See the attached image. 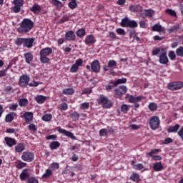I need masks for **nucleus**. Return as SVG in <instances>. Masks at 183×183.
I'll return each mask as SVG.
<instances>
[{
  "instance_id": "de8ad7c7",
  "label": "nucleus",
  "mask_w": 183,
  "mask_h": 183,
  "mask_svg": "<svg viewBox=\"0 0 183 183\" xmlns=\"http://www.w3.org/2000/svg\"><path fill=\"white\" fill-rule=\"evenodd\" d=\"M52 175V171L49 169L46 170V172L42 175V178H49Z\"/></svg>"
},
{
  "instance_id": "864d4df0",
  "label": "nucleus",
  "mask_w": 183,
  "mask_h": 183,
  "mask_svg": "<svg viewBox=\"0 0 183 183\" xmlns=\"http://www.w3.org/2000/svg\"><path fill=\"white\" fill-rule=\"evenodd\" d=\"M26 167V163L24 162L19 161L16 164V168H19V169H21V168H25Z\"/></svg>"
},
{
  "instance_id": "393cba45",
  "label": "nucleus",
  "mask_w": 183,
  "mask_h": 183,
  "mask_svg": "<svg viewBox=\"0 0 183 183\" xmlns=\"http://www.w3.org/2000/svg\"><path fill=\"white\" fill-rule=\"evenodd\" d=\"M24 59L26 64H31L32 59H34V54L31 52H27L24 54Z\"/></svg>"
},
{
  "instance_id": "37998d69",
  "label": "nucleus",
  "mask_w": 183,
  "mask_h": 183,
  "mask_svg": "<svg viewBox=\"0 0 183 183\" xmlns=\"http://www.w3.org/2000/svg\"><path fill=\"white\" fill-rule=\"evenodd\" d=\"M127 32H129L130 38H135V36L137 35V31H135V29H128Z\"/></svg>"
},
{
  "instance_id": "c03bdc74",
  "label": "nucleus",
  "mask_w": 183,
  "mask_h": 183,
  "mask_svg": "<svg viewBox=\"0 0 183 183\" xmlns=\"http://www.w3.org/2000/svg\"><path fill=\"white\" fill-rule=\"evenodd\" d=\"M21 6H22V5L15 4V6L12 8L13 12H15L16 14L21 12Z\"/></svg>"
},
{
  "instance_id": "f257e3e1",
  "label": "nucleus",
  "mask_w": 183,
  "mask_h": 183,
  "mask_svg": "<svg viewBox=\"0 0 183 183\" xmlns=\"http://www.w3.org/2000/svg\"><path fill=\"white\" fill-rule=\"evenodd\" d=\"M34 28V21L31 19H24L17 28L19 34H28Z\"/></svg>"
},
{
  "instance_id": "3c124183",
  "label": "nucleus",
  "mask_w": 183,
  "mask_h": 183,
  "mask_svg": "<svg viewBox=\"0 0 183 183\" xmlns=\"http://www.w3.org/2000/svg\"><path fill=\"white\" fill-rule=\"evenodd\" d=\"M68 6L70 8V9H75V8L78 6V4H76V1H70L68 4Z\"/></svg>"
},
{
  "instance_id": "774afa93",
  "label": "nucleus",
  "mask_w": 183,
  "mask_h": 183,
  "mask_svg": "<svg viewBox=\"0 0 183 183\" xmlns=\"http://www.w3.org/2000/svg\"><path fill=\"white\" fill-rule=\"evenodd\" d=\"M180 139L183 141V127H182L177 132Z\"/></svg>"
},
{
  "instance_id": "7c9ffc66",
  "label": "nucleus",
  "mask_w": 183,
  "mask_h": 183,
  "mask_svg": "<svg viewBox=\"0 0 183 183\" xmlns=\"http://www.w3.org/2000/svg\"><path fill=\"white\" fill-rule=\"evenodd\" d=\"M59 147H61V144L56 141L50 143V144H49V147L52 150L58 149V148H59Z\"/></svg>"
},
{
  "instance_id": "e433bc0d",
  "label": "nucleus",
  "mask_w": 183,
  "mask_h": 183,
  "mask_svg": "<svg viewBox=\"0 0 183 183\" xmlns=\"http://www.w3.org/2000/svg\"><path fill=\"white\" fill-rule=\"evenodd\" d=\"M41 119L45 122H48L51 121V119H52V114H44L42 116Z\"/></svg>"
},
{
  "instance_id": "4d7b16f0",
  "label": "nucleus",
  "mask_w": 183,
  "mask_h": 183,
  "mask_svg": "<svg viewBox=\"0 0 183 183\" xmlns=\"http://www.w3.org/2000/svg\"><path fill=\"white\" fill-rule=\"evenodd\" d=\"M116 32H117V34H118V35H127L125 30H124L123 29H121V28L117 29Z\"/></svg>"
},
{
  "instance_id": "1a4fd4ad",
  "label": "nucleus",
  "mask_w": 183,
  "mask_h": 183,
  "mask_svg": "<svg viewBox=\"0 0 183 183\" xmlns=\"http://www.w3.org/2000/svg\"><path fill=\"white\" fill-rule=\"evenodd\" d=\"M159 152V149H154L152 150L150 152L147 153V157H152V159L154 161H161L162 159V157L159 155H154V154H158Z\"/></svg>"
},
{
  "instance_id": "b1692460",
  "label": "nucleus",
  "mask_w": 183,
  "mask_h": 183,
  "mask_svg": "<svg viewBox=\"0 0 183 183\" xmlns=\"http://www.w3.org/2000/svg\"><path fill=\"white\" fill-rule=\"evenodd\" d=\"M129 11L131 12H141L142 11V6L140 5H130Z\"/></svg>"
},
{
  "instance_id": "f704fd0d",
  "label": "nucleus",
  "mask_w": 183,
  "mask_h": 183,
  "mask_svg": "<svg viewBox=\"0 0 183 183\" xmlns=\"http://www.w3.org/2000/svg\"><path fill=\"white\" fill-rule=\"evenodd\" d=\"M79 117H80L79 114L77 113L76 112H74L70 114V118H71V119L74 122H76V121H78V119H79Z\"/></svg>"
},
{
  "instance_id": "6e6552de",
  "label": "nucleus",
  "mask_w": 183,
  "mask_h": 183,
  "mask_svg": "<svg viewBox=\"0 0 183 183\" xmlns=\"http://www.w3.org/2000/svg\"><path fill=\"white\" fill-rule=\"evenodd\" d=\"M29 79H31V78H29V76L24 74L20 76L19 84L22 88H26V86H28Z\"/></svg>"
},
{
  "instance_id": "2eb2a0df",
  "label": "nucleus",
  "mask_w": 183,
  "mask_h": 183,
  "mask_svg": "<svg viewBox=\"0 0 183 183\" xmlns=\"http://www.w3.org/2000/svg\"><path fill=\"white\" fill-rule=\"evenodd\" d=\"M142 98V96L134 97L133 95H130L128 98V102L131 104H137V102H141Z\"/></svg>"
},
{
  "instance_id": "423d86ee",
  "label": "nucleus",
  "mask_w": 183,
  "mask_h": 183,
  "mask_svg": "<svg viewBox=\"0 0 183 183\" xmlns=\"http://www.w3.org/2000/svg\"><path fill=\"white\" fill-rule=\"evenodd\" d=\"M183 82L182 81H174L171 82L168 85V89L170 91H178V89H182Z\"/></svg>"
},
{
  "instance_id": "9b49d317",
  "label": "nucleus",
  "mask_w": 183,
  "mask_h": 183,
  "mask_svg": "<svg viewBox=\"0 0 183 183\" xmlns=\"http://www.w3.org/2000/svg\"><path fill=\"white\" fill-rule=\"evenodd\" d=\"M91 69L92 72L98 74L99 71H101V64H99V61L94 60L91 64Z\"/></svg>"
},
{
  "instance_id": "39448f33",
  "label": "nucleus",
  "mask_w": 183,
  "mask_h": 183,
  "mask_svg": "<svg viewBox=\"0 0 183 183\" xmlns=\"http://www.w3.org/2000/svg\"><path fill=\"white\" fill-rule=\"evenodd\" d=\"M159 122H160L159 117H158L157 116L152 117L149 119V123L151 129H152L153 131L158 129L159 127Z\"/></svg>"
},
{
  "instance_id": "f3484780",
  "label": "nucleus",
  "mask_w": 183,
  "mask_h": 183,
  "mask_svg": "<svg viewBox=\"0 0 183 183\" xmlns=\"http://www.w3.org/2000/svg\"><path fill=\"white\" fill-rule=\"evenodd\" d=\"M97 42V39H95V36L94 35H88L85 39L86 45H93Z\"/></svg>"
},
{
  "instance_id": "69168bd1",
  "label": "nucleus",
  "mask_w": 183,
  "mask_h": 183,
  "mask_svg": "<svg viewBox=\"0 0 183 183\" xmlns=\"http://www.w3.org/2000/svg\"><path fill=\"white\" fill-rule=\"evenodd\" d=\"M60 107H61V109L62 111H66V109H68V104H66V103L61 104Z\"/></svg>"
},
{
  "instance_id": "ea45409f",
  "label": "nucleus",
  "mask_w": 183,
  "mask_h": 183,
  "mask_svg": "<svg viewBox=\"0 0 183 183\" xmlns=\"http://www.w3.org/2000/svg\"><path fill=\"white\" fill-rule=\"evenodd\" d=\"M117 86L114 85V81H112L109 84L106 86V91L109 92V91H112V89H114V87Z\"/></svg>"
},
{
  "instance_id": "13d9d810",
  "label": "nucleus",
  "mask_w": 183,
  "mask_h": 183,
  "mask_svg": "<svg viewBox=\"0 0 183 183\" xmlns=\"http://www.w3.org/2000/svg\"><path fill=\"white\" fill-rule=\"evenodd\" d=\"M29 129H30V131H33L34 132H36V131H38V129H36V126H35V124H30L28 126Z\"/></svg>"
},
{
  "instance_id": "c85d7f7f",
  "label": "nucleus",
  "mask_w": 183,
  "mask_h": 183,
  "mask_svg": "<svg viewBox=\"0 0 183 183\" xmlns=\"http://www.w3.org/2000/svg\"><path fill=\"white\" fill-rule=\"evenodd\" d=\"M153 168H154V170L157 172L162 171L164 169V166L161 162H158V163L154 164Z\"/></svg>"
},
{
  "instance_id": "6e6d98bb",
  "label": "nucleus",
  "mask_w": 183,
  "mask_h": 183,
  "mask_svg": "<svg viewBox=\"0 0 183 183\" xmlns=\"http://www.w3.org/2000/svg\"><path fill=\"white\" fill-rule=\"evenodd\" d=\"M128 109H129V108L128 107V105L122 104L121 106V111L122 112H124V114H127V112H128Z\"/></svg>"
},
{
  "instance_id": "49530a36",
  "label": "nucleus",
  "mask_w": 183,
  "mask_h": 183,
  "mask_svg": "<svg viewBox=\"0 0 183 183\" xmlns=\"http://www.w3.org/2000/svg\"><path fill=\"white\" fill-rule=\"evenodd\" d=\"M130 179L132 181H134V182H137V181H138V179H139V174H137V173H134L130 176Z\"/></svg>"
},
{
  "instance_id": "4468645a",
  "label": "nucleus",
  "mask_w": 183,
  "mask_h": 183,
  "mask_svg": "<svg viewBox=\"0 0 183 183\" xmlns=\"http://www.w3.org/2000/svg\"><path fill=\"white\" fill-rule=\"evenodd\" d=\"M23 118H24L26 124H31L32 118H34V113L27 112L23 114Z\"/></svg>"
},
{
  "instance_id": "473e14b6",
  "label": "nucleus",
  "mask_w": 183,
  "mask_h": 183,
  "mask_svg": "<svg viewBox=\"0 0 183 183\" xmlns=\"http://www.w3.org/2000/svg\"><path fill=\"white\" fill-rule=\"evenodd\" d=\"M51 4L56 8L61 9L64 7L62 2L59 1V0H51Z\"/></svg>"
},
{
  "instance_id": "c9c22d12",
  "label": "nucleus",
  "mask_w": 183,
  "mask_h": 183,
  "mask_svg": "<svg viewBox=\"0 0 183 183\" xmlns=\"http://www.w3.org/2000/svg\"><path fill=\"white\" fill-rule=\"evenodd\" d=\"M181 29V26H179V24H176L174 26H172L169 29V32L170 34H172V32H177Z\"/></svg>"
},
{
  "instance_id": "a211bd4d",
  "label": "nucleus",
  "mask_w": 183,
  "mask_h": 183,
  "mask_svg": "<svg viewBox=\"0 0 183 183\" xmlns=\"http://www.w3.org/2000/svg\"><path fill=\"white\" fill-rule=\"evenodd\" d=\"M35 42V38H26L24 46L26 48H32Z\"/></svg>"
},
{
  "instance_id": "4c0bfd02",
  "label": "nucleus",
  "mask_w": 183,
  "mask_h": 183,
  "mask_svg": "<svg viewBox=\"0 0 183 183\" xmlns=\"http://www.w3.org/2000/svg\"><path fill=\"white\" fill-rule=\"evenodd\" d=\"M176 55L177 56H180L183 58V46H180L179 48L176 49Z\"/></svg>"
},
{
  "instance_id": "a18cd8bd",
  "label": "nucleus",
  "mask_w": 183,
  "mask_h": 183,
  "mask_svg": "<svg viewBox=\"0 0 183 183\" xmlns=\"http://www.w3.org/2000/svg\"><path fill=\"white\" fill-rule=\"evenodd\" d=\"M85 34V29H80L76 31V35L79 38H81V36H84Z\"/></svg>"
},
{
  "instance_id": "09e8293b",
  "label": "nucleus",
  "mask_w": 183,
  "mask_h": 183,
  "mask_svg": "<svg viewBox=\"0 0 183 183\" xmlns=\"http://www.w3.org/2000/svg\"><path fill=\"white\" fill-rule=\"evenodd\" d=\"M165 12L166 14H168V15H171V16L177 17V12H175L174 10L171 9H166Z\"/></svg>"
},
{
  "instance_id": "603ef678",
  "label": "nucleus",
  "mask_w": 183,
  "mask_h": 183,
  "mask_svg": "<svg viewBox=\"0 0 183 183\" xmlns=\"http://www.w3.org/2000/svg\"><path fill=\"white\" fill-rule=\"evenodd\" d=\"M154 14H155V12L152 9L145 11L146 16H150V18H152V16H154Z\"/></svg>"
},
{
  "instance_id": "c756f323",
  "label": "nucleus",
  "mask_w": 183,
  "mask_h": 183,
  "mask_svg": "<svg viewBox=\"0 0 183 183\" xmlns=\"http://www.w3.org/2000/svg\"><path fill=\"white\" fill-rule=\"evenodd\" d=\"M25 40H26V38H17L15 41V44L18 46H21V45H23V46H25Z\"/></svg>"
},
{
  "instance_id": "ddd939ff",
  "label": "nucleus",
  "mask_w": 183,
  "mask_h": 183,
  "mask_svg": "<svg viewBox=\"0 0 183 183\" xmlns=\"http://www.w3.org/2000/svg\"><path fill=\"white\" fill-rule=\"evenodd\" d=\"M169 60L168 59V56H167V51H164L161 54L159 59V64H162V65H167Z\"/></svg>"
},
{
  "instance_id": "412c9836",
  "label": "nucleus",
  "mask_w": 183,
  "mask_h": 183,
  "mask_svg": "<svg viewBox=\"0 0 183 183\" xmlns=\"http://www.w3.org/2000/svg\"><path fill=\"white\" fill-rule=\"evenodd\" d=\"M16 117V113L10 112L6 115L5 122H12L14 121V118Z\"/></svg>"
},
{
  "instance_id": "0e129e2a",
  "label": "nucleus",
  "mask_w": 183,
  "mask_h": 183,
  "mask_svg": "<svg viewBox=\"0 0 183 183\" xmlns=\"http://www.w3.org/2000/svg\"><path fill=\"white\" fill-rule=\"evenodd\" d=\"M79 67L76 66L74 64L71 66V67L70 68V72L74 73V72H76V71H78Z\"/></svg>"
},
{
  "instance_id": "20e7f679",
  "label": "nucleus",
  "mask_w": 183,
  "mask_h": 183,
  "mask_svg": "<svg viewBox=\"0 0 183 183\" xmlns=\"http://www.w3.org/2000/svg\"><path fill=\"white\" fill-rule=\"evenodd\" d=\"M120 25L122 28H137L138 26V23L135 20H130L128 17H125L122 19Z\"/></svg>"
},
{
  "instance_id": "dca6fc26",
  "label": "nucleus",
  "mask_w": 183,
  "mask_h": 183,
  "mask_svg": "<svg viewBox=\"0 0 183 183\" xmlns=\"http://www.w3.org/2000/svg\"><path fill=\"white\" fill-rule=\"evenodd\" d=\"M66 41H75L76 36L73 31H68L65 34Z\"/></svg>"
},
{
  "instance_id": "7ed1b4c3",
  "label": "nucleus",
  "mask_w": 183,
  "mask_h": 183,
  "mask_svg": "<svg viewBox=\"0 0 183 183\" xmlns=\"http://www.w3.org/2000/svg\"><path fill=\"white\" fill-rule=\"evenodd\" d=\"M97 102L99 105H102V108H104L105 109L111 108L113 105L112 102L104 95L99 96V98L97 99Z\"/></svg>"
},
{
  "instance_id": "72a5a7b5",
  "label": "nucleus",
  "mask_w": 183,
  "mask_h": 183,
  "mask_svg": "<svg viewBox=\"0 0 183 183\" xmlns=\"http://www.w3.org/2000/svg\"><path fill=\"white\" fill-rule=\"evenodd\" d=\"M28 104H29V102H28V99L26 98H22L19 100V105L20 107H26Z\"/></svg>"
},
{
  "instance_id": "2f4dec72",
  "label": "nucleus",
  "mask_w": 183,
  "mask_h": 183,
  "mask_svg": "<svg viewBox=\"0 0 183 183\" xmlns=\"http://www.w3.org/2000/svg\"><path fill=\"white\" fill-rule=\"evenodd\" d=\"M75 93V90L72 88L64 89L62 91V94L64 95H73Z\"/></svg>"
},
{
  "instance_id": "052dcab7",
  "label": "nucleus",
  "mask_w": 183,
  "mask_h": 183,
  "mask_svg": "<svg viewBox=\"0 0 183 183\" xmlns=\"http://www.w3.org/2000/svg\"><path fill=\"white\" fill-rule=\"evenodd\" d=\"M108 134V130H107V129H102L99 131V136L100 137H105V135H107Z\"/></svg>"
},
{
  "instance_id": "bf43d9fd",
  "label": "nucleus",
  "mask_w": 183,
  "mask_h": 183,
  "mask_svg": "<svg viewBox=\"0 0 183 183\" xmlns=\"http://www.w3.org/2000/svg\"><path fill=\"white\" fill-rule=\"evenodd\" d=\"M82 64H84V61L82 60V59H79L77 60H76L74 64L76 67L79 68V66H81V65H82Z\"/></svg>"
},
{
  "instance_id": "680f3d73",
  "label": "nucleus",
  "mask_w": 183,
  "mask_h": 183,
  "mask_svg": "<svg viewBox=\"0 0 183 183\" xmlns=\"http://www.w3.org/2000/svg\"><path fill=\"white\" fill-rule=\"evenodd\" d=\"M51 169H58L59 168V164L56 162H54L51 164Z\"/></svg>"
},
{
  "instance_id": "4be33fe9",
  "label": "nucleus",
  "mask_w": 183,
  "mask_h": 183,
  "mask_svg": "<svg viewBox=\"0 0 183 183\" xmlns=\"http://www.w3.org/2000/svg\"><path fill=\"white\" fill-rule=\"evenodd\" d=\"M28 178H29V173H28L27 169H24L20 174V179L21 181H26Z\"/></svg>"
},
{
  "instance_id": "a878e982",
  "label": "nucleus",
  "mask_w": 183,
  "mask_h": 183,
  "mask_svg": "<svg viewBox=\"0 0 183 183\" xmlns=\"http://www.w3.org/2000/svg\"><path fill=\"white\" fill-rule=\"evenodd\" d=\"M35 101L37 102V104H44L46 101V97L38 95L35 97Z\"/></svg>"
},
{
  "instance_id": "bb28decb",
  "label": "nucleus",
  "mask_w": 183,
  "mask_h": 183,
  "mask_svg": "<svg viewBox=\"0 0 183 183\" xmlns=\"http://www.w3.org/2000/svg\"><path fill=\"white\" fill-rule=\"evenodd\" d=\"M179 124H175L174 126H170L167 129V132L171 133V132H178V129H179Z\"/></svg>"
},
{
  "instance_id": "f03ea898",
  "label": "nucleus",
  "mask_w": 183,
  "mask_h": 183,
  "mask_svg": "<svg viewBox=\"0 0 183 183\" xmlns=\"http://www.w3.org/2000/svg\"><path fill=\"white\" fill-rule=\"evenodd\" d=\"M52 52V48L51 47L44 48L40 51L39 55L41 64H48V62H49L50 59L48 56H49Z\"/></svg>"
},
{
  "instance_id": "8fccbe9b",
  "label": "nucleus",
  "mask_w": 183,
  "mask_h": 183,
  "mask_svg": "<svg viewBox=\"0 0 183 183\" xmlns=\"http://www.w3.org/2000/svg\"><path fill=\"white\" fill-rule=\"evenodd\" d=\"M168 56L171 61H174L175 58H177V54H175V51H169Z\"/></svg>"
},
{
  "instance_id": "58836bf2",
  "label": "nucleus",
  "mask_w": 183,
  "mask_h": 183,
  "mask_svg": "<svg viewBox=\"0 0 183 183\" xmlns=\"http://www.w3.org/2000/svg\"><path fill=\"white\" fill-rule=\"evenodd\" d=\"M107 65L110 69H114L117 66V61L115 60H109Z\"/></svg>"
},
{
  "instance_id": "9d476101",
  "label": "nucleus",
  "mask_w": 183,
  "mask_h": 183,
  "mask_svg": "<svg viewBox=\"0 0 183 183\" xmlns=\"http://www.w3.org/2000/svg\"><path fill=\"white\" fill-rule=\"evenodd\" d=\"M56 130L60 134H64V135H66V137H69V138H71V139H75V135H74V133L68 130L64 129L60 127H57L56 128Z\"/></svg>"
},
{
  "instance_id": "5fc2aeb1",
  "label": "nucleus",
  "mask_w": 183,
  "mask_h": 183,
  "mask_svg": "<svg viewBox=\"0 0 183 183\" xmlns=\"http://www.w3.org/2000/svg\"><path fill=\"white\" fill-rule=\"evenodd\" d=\"M134 169H137V171H141V169H144V164L139 163L137 164H135L133 166Z\"/></svg>"
},
{
  "instance_id": "338daca9",
  "label": "nucleus",
  "mask_w": 183,
  "mask_h": 183,
  "mask_svg": "<svg viewBox=\"0 0 183 183\" xmlns=\"http://www.w3.org/2000/svg\"><path fill=\"white\" fill-rule=\"evenodd\" d=\"M28 183H39L38 179H36L35 177H30L28 179Z\"/></svg>"
},
{
  "instance_id": "aec40b11",
  "label": "nucleus",
  "mask_w": 183,
  "mask_h": 183,
  "mask_svg": "<svg viewBox=\"0 0 183 183\" xmlns=\"http://www.w3.org/2000/svg\"><path fill=\"white\" fill-rule=\"evenodd\" d=\"M30 11L33 12V14H39L41 11H42V7L39 4H34L33 6L30 9Z\"/></svg>"
},
{
  "instance_id": "79ce46f5",
  "label": "nucleus",
  "mask_w": 183,
  "mask_h": 183,
  "mask_svg": "<svg viewBox=\"0 0 183 183\" xmlns=\"http://www.w3.org/2000/svg\"><path fill=\"white\" fill-rule=\"evenodd\" d=\"M148 108L150 111H157V108H158V106L154 102H152L149 104Z\"/></svg>"
},
{
  "instance_id": "0eeeda50",
  "label": "nucleus",
  "mask_w": 183,
  "mask_h": 183,
  "mask_svg": "<svg viewBox=\"0 0 183 183\" xmlns=\"http://www.w3.org/2000/svg\"><path fill=\"white\" fill-rule=\"evenodd\" d=\"M35 158L34 153L30 152H24L22 153L21 159L26 162H32Z\"/></svg>"
},
{
  "instance_id": "e2e57ef3",
  "label": "nucleus",
  "mask_w": 183,
  "mask_h": 183,
  "mask_svg": "<svg viewBox=\"0 0 183 183\" xmlns=\"http://www.w3.org/2000/svg\"><path fill=\"white\" fill-rule=\"evenodd\" d=\"M92 92V88H85L82 90V94H91Z\"/></svg>"
},
{
  "instance_id": "cd10ccee",
  "label": "nucleus",
  "mask_w": 183,
  "mask_h": 183,
  "mask_svg": "<svg viewBox=\"0 0 183 183\" xmlns=\"http://www.w3.org/2000/svg\"><path fill=\"white\" fill-rule=\"evenodd\" d=\"M16 152H22V151H25V144L24 143H20L17 144L15 147Z\"/></svg>"
},
{
  "instance_id": "6ab92c4d",
  "label": "nucleus",
  "mask_w": 183,
  "mask_h": 183,
  "mask_svg": "<svg viewBox=\"0 0 183 183\" xmlns=\"http://www.w3.org/2000/svg\"><path fill=\"white\" fill-rule=\"evenodd\" d=\"M4 141L6 145H8L9 147H14V145H16V140H15V139H12L11 137H5Z\"/></svg>"
},
{
  "instance_id": "f8f14e48",
  "label": "nucleus",
  "mask_w": 183,
  "mask_h": 183,
  "mask_svg": "<svg viewBox=\"0 0 183 183\" xmlns=\"http://www.w3.org/2000/svg\"><path fill=\"white\" fill-rule=\"evenodd\" d=\"M127 91H128V88L126 86H120L118 88L115 89L114 94L118 97H122L124 94H127Z\"/></svg>"
},
{
  "instance_id": "5701e85b",
  "label": "nucleus",
  "mask_w": 183,
  "mask_h": 183,
  "mask_svg": "<svg viewBox=\"0 0 183 183\" xmlns=\"http://www.w3.org/2000/svg\"><path fill=\"white\" fill-rule=\"evenodd\" d=\"M152 31L154 32H165V29L164 27L161 26L159 24H156L152 27Z\"/></svg>"
},
{
  "instance_id": "a19ab883",
  "label": "nucleus",
  "mask_w": 183,
  "mask_h": 183,
  "mask_svg": "<svg viewBox=\"0 0 183 183\" xmlns=\"http://www.w3.org/2000/svg\"><path fill=\"white\" fill-rule=\"evenodd\" d=\"M127 82V78L119 79L114 81V86H117L119 84H125Z\"/></svg>"
}]
</instances>
